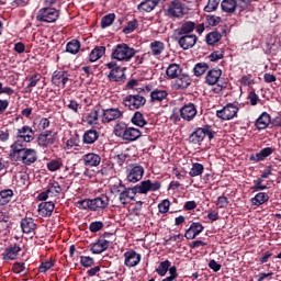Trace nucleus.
Returning <instances> with one entry per match:
<instances>
[{"instance_id": "13", "label": "nucleus", "mask_w": 281, "mask_h": 281, "mask_svg": "<svg viewBox=\"0 0 281 281\" xmlns=\"http://www.w3.org/2000/svg\"><path fill=\"white\" fill-rule=\"evenodd\" d=\"M54 142H56V133H53L52 131H45L37 137V144L41 148H47L48 146H52Z\"/></svg>"}, {"instance_id": "35", "label": "nucleus", "mask_w": 281, "mask_h": 281, "mask_svg": "<svg viewBox=\"0 0 281 281\" xmlns=\"http://www.w3.org/2000/svg\"><path fill=\"white\" fill-rule=\"evenodd\" d=\"M181 66L179 64H170L166 70V75L171 80H175L178 76H181Z\"/></svg>"}, {"instance_id": "45", "label": "nucleus", "mask_w": 281, "mask_h": 281, "mask_svg": "<svg viewBox=\"0 0 281 281\" xmlns=\"http://www.w3.org/2000/svg\"><path fill=\"white\" fill-rule=\"evenodd\" d=\"M203 170H205L203 165L195 162L192 165V168L190 169L189 175H190V177H199V176L203 175Z\"/></svg>"}, {"instance_id": "48", "label": "nucleus", "mask_w": 281, "mask_h": 281, "mask_svg": "<svg viewBox=\"0 0 281 281\" xmlns=\"http://www.w3.org/2000/svg\"><path fill=\"white\" fill-rule=\"evenodd\" d=\"M168 269H170V261L165 260L159 263L158 268L156 269V272L158 273V276L164 277L166 276V273H168Z\"/></svg>"}, {"instance_id": "12", "label": "nucleus", "mask_w": 281, "mask_h": 281, "mask_svg": "<svg viewBox=\"0 0 281 281\" xmlns=\"http://www.w3.org/2000/svg\"><path fill=\"white\" fill-rule=\"evenodd\" d=\"M238 114V108L234 103L226 104L222 110L216 111V116L220 120H234V116Z\"/></svg>"}, {"instance_id": "17", "label": "nucleus", "mask_w": 281, "mask_h": 281, "mask_svg": "<svg viewBox=\"0 0 281 281\" xmlns=\"http://www.w3.org/2000/svg\"><path fill=\"white\" fill-rule=\"evenodd\" d=\"M273 153H276L274 148L265 147L257 154L250 155L249 159H250V161H256V164H258L260 161H265V159H267V157H271V155H273Z\"/></svg>"}, {"instance_id": "8", "label": "nucleus", "mask_w": 281, "mask_h": 281, "mask_svg": "<svg viewBox=\"0 0 281 281\" xmlns=\"http://www.w3.org/2000/svg\"><path fill=\"white\" fill-rule=\"evenodd\" d=\"M161 188L160 181L144 180L133 187L136 194H148V192H157Z\"/></svg>"}, {"instance_id": "3", "label": "nucleus", "mask_w": 281, "mask_h": 281, "mask_svg": "<svg viewBox=\"0 0 281 281\" xmlns=\"http://www.w3.org/2000/svg\"><path fill=\"white\" fill-rule=\"evenodd\" d=\"M30 142H34V130L24 125L18 130L15 140L11 145V148H26Z\"/></svg>"}, {"instance_id": "30", "label": "nucleus", "mask_w": 281, "mask_h": 281, "mask_svg": "<svg viewBox=\"0 0 281 281\" xmlns=\"http://www.w3.org/2000/svg\"><path fill=\"white\" fill-rule=\"evenodd\" d=\"M269 124H271V116L267 112H263L256 121L258 131H265Z\"/></svg>"}, {"instance_id": "26", "label": "nucleus", "mask_w": 281, "mask_h": 281, "mask_svg": "<svg viewBox=\"0 0 281 281\" xmlns=\"http://www.w3.org/2000/svg\"><path fill=\"white\" fill-rule=\"evenodd\" d=\"M92 254H102L109 249V240L104 238H99L97 243L91 244Z\"/></svg>"}, {"instance_id": "39", "label": "nucleus", "mask_w": 281, "mask_h": 281, "mask_svg": "<svg viewBox=\"0 0 281 281\" xmlns=\"http://www.w3.org/2000/svg\"><path fill=\"white\" fill-rule=\"evenodd\" d=\"M236 0H223L221 2V8L223 12H226L228 14H233V12H236Z\"/></svg>"}, {"instance_id": "19", "label": "nucleus", "mask_w": 281, "mask_h": 281, "mask_svg": "<svg viewBox=\"0 0 281 281\" xmlns=\"http://www.w3.org/2000/svg\"><path fill=\"white\" fill-rule=\"evenodd\" d=\"M166 50V44L161 41H154L149 44V52L150 56H154L155 58H159Z\"/></svg>"}, {"instance_id": "23", "label": "nucleus", "mask_w": 281, "mask_h": 281, "mask_svg": "<svg viewBox=\"0 0 281 281\" xmlns=\"http://www.w3.org/2000/svg\"><path fill=\"white\" fill-rule=\"evenodd\" d=\"M53 85L56 87H63L65 88V85L69 82V77L67 76V72L65 71H55L52 78Z\"/></svg>"}, {"instance_id": "58", "label": "nucleus", "mask_w": 281, "mask_h": 281, "mask_svg": "<svg viewBox=\"0 0 281 281\" xmlns=\"http://www.w3.org/2000/svg\"><path fill=\"white\" fill-rule=\"evenodd\" d=\"M135 30H137V21H131L127 23L123 32L124 34H131L132 32H135Z\"/></svg>"}, {"instance_id": "9", "label": "nucleus", "mask_w": 281, "mask_h": 281, "mask_svg": "<svg viewBox=\"0 0 281 281\" xmlns=\"http://www.w3.org/2000/svg\"><path fill=\"white\" fill-rule=\"evenodd\" d=\"M106 67L110 69L108 78L111 82H122L124 80V68L120 67L117 63L110 61L106 64Z\"/></svg>"}, {"instance_id": "28", "label": "nucleus", "mask_w": 281, "mask_h": 281, "mask_svg": "<svg viewBox=\"0 0 281 281\" xmlns=\"http://www.w3.org/2000/svg\"><path fill=\"white\" fill-rule=\"evenodd\" d=\"M156 5H159V0H144L137 5V10L139 12H153Z\"/></svg>"}, {"instance_id": "60", "label": "nucleus", "mask_w": 281, "mask_h": 281, "mask_svg": "<svg viewBox=\"0 0 281 281\" xmlns=\"http://www.w3.org/2000/svg\"><path fill=\"white\" fill-rule=\"evenodd\" d=\"M223 50H215L209 56V59L211 63H216V60H221V58H223Z\"/></svg>"}, {"instance_id": "10", "label": "nucleus", "mask_w": 281, "mask_h": 281, "mask_svg": "<svg viewBox=\"0 0 281 281\" xmlns=\"http://www.w3.org/2000/svg\"><path fill=\"white\" fill-rule=\"evenodd\" d=\"M126 180L130 183H137V181H142L144 177V167L137 164L130 165L126 169Z\"/></svg>"}, {"instance_id": "37", "label": "nucleus", "mask_w": 281, "mask_h": 281, "mask_svg": "<svg viewBox=\"0 0 281 281\" xmlns=\"http://www.w3.org/2000/svg\"><path fill=\"white\" fill-rule=\"evenodd\" d=\"M269 201V194L265 192L257 193L254 198H251L250 202L252 205L260 207V205H265Z\"/></svg>"}, {"instance_id": "31", "label": "nucleus", "mask_w": 281, "mask_h": 281, "mask_svg": "<svg viewBox=\"0 0 281 281\" xmlns=\"http://www.w3.org/2000/svg\"><path fill=\"white\" fill-rule=\"evenodd\" d=\"M104 54H106V47L104 46L94 47L89 55L90 63H95L100 60V58H102Z\"/></svg>"}, {"instance_id": "14", "label": "nucleus", "mask_w": 281, "mask_h": 281, "mask_svg": "<svg viewBox=\"0 0 281 281\" xmlns=\"http://www.w3.org/2000/svg\"><path fill=\"white\" fill-rule=\"evenodd\" d=\"M178 38V45L181 47V49H192L194 45H196V35L190 34V35H179Z\"/></svg>"}, {"instance_id": "18", "label": "nucleus", "mask_w": 281, "mask_h": 281, "mask_svg": "<svg viewBox=\"0 0 281 281\" xmlns=\"http://www.w3.org/2000/svg\"><path fill=\"white\" fill-rule=\"evenodd\" d=\"M82 161L85 166H88V168H97V166H100V161H102V158L95 153H89L83 155Z\"/></svg>"}, {"instance_id": "38", "label": "nucleus", "mask_w": 281, "mask_h": 281, "mask_svg": "<svg viewBox=\"0 0 281 281\" xmlns=\"http://www.w3.org/2000/svg\"><path fill=\"white\" fill-rule=\"evenodd\" d=\"M12 196H14V191L11 189L0 191V206L8 205L12 201Z\"/></svg>"}, {"instance_id": "29", "label": "nucleus", "mask_w": 281, "mask_h": 281, "mask_svg": "<svg viewBox=\"0 0 281 281\" xmlns=\"http://www.w3.org/2000/svg\"><path fill=\"white\" fill-rule=\"evenodd\" d=\"M135 189L130 188L121 192L120 194V201L123 205H128L134 199H135Z\"/></svg>"}, {"instance_id": "44", "label": "nucleus", "mask_w": 281, "mask_h": 281, "mask_svg": "<svg viewBox=\"0 0 281 281\" xmlns=\"http://www.w3.org/2000/svg\"><path fill=\"white\" fill-rule=\"evenodd\" d=\"M221 38H222L221 33L214 31L206 35V43L207 45H216V43H218Z\"/></svg>"}, {"instance_id": "52", "label": "nucleus", "mask_w": 281, "mask_h": 281, "mask_svg": "<svg viewBox=\"0 0 281 281\" xmlns=\"http://www.w3.org/2000/svg\"><path fill=\"white\" fill-rule=\"evenodd\" d=\"M215 204L217 205V207L225 210V207L229 205V199H227V196L225 195H221L217 198Z\"/></svg>"}, {"instance_id": "62", "label": "nucleus", "mask_w": 281, "mask_h": 281, "mask_svg": "<svg viewBox=\"0 0 281 281\" xmlns=\"http://www.w3.org/2000/svg\"><path fill=\"white\" fill-rule=\"evenodd\" d=\"M13 272L14 273H25V263L15 262L13 265Z\"/></svg>"}, {"instance_id": "53", "label": "nucleus", "mask_w": 281, "mask_h": 281, "mask_svg": "<svg viewBox=\"0 0 281 281\" xmlns=\"http://www.w3.org/2000/svg\"><path fill=\"white\" fill-rule=\"evenodd\" d=\"M47 192L49 194H60V192H61L60 184L58 182L49 183Z\"/></svg>"}, {"instance_id": "64", "label": "nucleus", "mask_w": 281, "mask_h": 281, "mask_svg": "<svg viewBox=\"0 0 281 281\" xmlns=\"http://www.w3.org/2000/svg\"><path fill=\"white\" fill-rule=\"evenodd\" d=\"M68 109H70V111H74V113H78L80 109V104L76 100H70L68 104Z\"/></svg>"}, {"instance_id": "49", "label": "nucleus", "mask_w": 281, "mask_h": 281, "mask_svg": "<svg viewBox=\"0 0 281 281\" xmlns=\"http://www.w3.org/2000/svg\"><path fill=\"white\" fill-rule=\"evenodd\" d=\"M132 123H134L135 126H140V128L146 126V120H144V115L140 112H136L134 114L132 117Z\"/></svg>"}, {"instance_id": "42", "label": "nucleus", "mask_w": 281, "mask_h": 281, "mask_svg": "<svg viewBox=\"0 0 281 281\" xmlns=\"http://www.w3.org/2000/svg\"><path fill=\"white\" fill-rule=\"evenodd\" d=\"M98 110H92L91 112L86 114L85 122H87L89 126H93L94 124H98Z\"/></svg>"}, {"instance_id": "36", "label": "nucleus", "mask_w": 281, "mask_h": 281, "mask_svg": "<svg viewBox=\"0 0 281 281\" xmlns=\"http://www.w3.org/2000/svg\"><path fill=\"white\" fill-rule=\"evenodd\" d=\"M189 85H192V79H190V76L180 74V76L177 77L176 86L178 89H188Z\"/></svg>"}, {"instance_id": "46", "label": "nucleus", "mask_w": 281, "mask_h": 281, "mask_svg": "<svg viewBox=\"0 0 281 281\" xmlns=\"http://www.w3.org/2000/svg\"><path fill=\"white\" fill-rule=\"evenodd\" d=\"M127 128H128V126L126 125V123H124V122L117 123L114 126V134L116 135V137L123 138Z\"/></svg>"}, {"instance_id": "40", "label": "nucleus", "mask_w": 281, "mask_h": 281, "mask_svg": "<svg viewBox=\"0 0 281 281\" xmlns=\"http://www.w3.org/2000/svg\"><path fill=\"white\" fill-rule=\"evenodd\" d=\"M98 131L95 130H89L83 134V143L85 144H95L98 142Z\"/></svg>"}, {"instance_id": "61", "label": "nucleus", "mask_w": 281, "mask_h": 281, "mask_svg": "<svg viewBox=\"0 0 281 281\" xmlns=\"http://www.w3.org/2000/svg\"><path fill=\"white\" fill-rule=\"evenodd\" d=\"M80 262H81L82 267H93V258H91V257L81 256Z\"/></svg>"}, {"instance_id": "4", "label": "nucleus", "mask_w": 281, "mask_h": 281, "mask_svg": "<svg viewBox=\"0 0 281 281\" xmlns=\"http://www.w3.org/2000/svg\"><path fill=\"white\" fill-rule=\"evenodd\" d=\"M136 54L135 48L126 44H117L112 52V58L121 63H128Z\"/></svg>"}, {"instance_id": "7", "label": "nucleus", "mask_w": 281, "mask_h": 281, "mask_svg": "<svg viewBox=\"0 0 281 281\" xmlns=\"http://www.w3.org/2000/svg\"><path fill=\"white\" fill-rule=\"evenodd\" d=\"M166 14L169 19H181L186 14V4L180 0H172L167 4Z\"/></svg>"}, {"instance_id": "54", "label": "nucleus", "mask_w": 281, "mask_h": 281, "mask_svg": "<svg viewBox=\"0 0 281 281\" xmlns=\"http://www.w3.org/2000/svg\"><path fill=\"white\" fill-rule=\"evenodd\" d=\"M158 210L160 214H168V211L170 210V201L169 200H162L158 204Z\"/></svg>"}, {"instance_id": "32", "label": "nucleus", "mask_w": 281, "mask_h": 281, "mask_svg": "<svg viewBox=\"0 0 281 281\" xmlns=\"http://www.w3.org/2000/svg\"><path fill=\"white\" fill-rule=\"evenodd\" d=\"M196 23L192 21L184 22L181 27L178 30V36L190 35L194 32Z\"/></svg>"}, {"instance_id": "63", "label": "nucleus", "mask_w": 281, "mask_h": 281, "mask_svg": "<svg viewBox=\"0 0 281 281\" xmlns=\"http://www.w3.org/2000/svg\"><path fill=\"white\" fill-rule=\"evenodd\" d=\"M78 137H70L67 142H66V148L68 150H70V148H74V146L78 145Z\"/></svg>"}, {"instance_id": "43", "label": "nucleus", "mask_w": 281, "mask_h": 281, "mask_svg": "<svg viewBox=\"0 0 281 281\" xmlns=\"http://www.w3.org/2000/svg\"><path fill=\"white\" fill-rule=\"evenodd\" d=\"M207 69H210V66L207 64L199 63L194 66L193 74L199 78L200 76H203V74H205Z\"/></svg>"}, {"instance_id": "1", "label": "nucleus", "mask_w": 281, "mask_h": 281, "mask_svg": "<svg viewBox=\"0 0 281 281\" xmlns=\"http://www.w3.org/2000/svg\"><path fill=\"white\" fill-rule=\"evenodd\" d=\"M10 157L15 161H21L24 166H32L38 160V153L32 148L11 147Z\"/></svg>"}, {"instance_id": "57", "label": "nucleus", "mask_w": 281, "mask_h": 281, "mask_svg": "<svg viewBox=\"0 0 281 281\" xmlns=\"http://www.w3.org/2000/svg\"><path fill=\"white\" fill-rule=\"evenodd\" d=\"M102 227H104V223H102V222H92L89 225V229H90V232H92V234L100 232V229H102Z\"/></svg>"}, {"instance_id": "33", "label": "nucleus", "mask_w": 281, "mask_h": 281, "mask_svg": "<svg viewBox=\"0 0 281 281\" xmlns=\"http://www.w3.org/2000/svg\"><path fill=\"white\" fill-rule=\"evenodd\" d=\"M168 98V91L161 89H155L150 92L151 102H164Z\"/></svg>"}, {"instance_id": "22", "label": "nucleus", "mask_w": 281, "mask_h": 281, "mask_svg": "<svg viewBox=\"0 0 281 281\" xmlns=\"http://www.w3.org/2000/svg\"><path fill=\"white\" fill-rule=\"evenodd\" d=\"M203 232V224L194 222L190 225L189 229L186 232L184 237L187 240H194L195 236H199Z\"/></svg>"}, {"instance_id": "56", "label": "nucleus", "mask_w": 281, "mask_h": 281, "mask_svg": "<svg viewBox=\"0 0 281 281\" xmlns=\"http://www.w3.org/2000/svg\"><path fill=\"white\" fill-rule=\"evenodd\" d=\"M262 178H258L257 180L254 181L255 186L251 187V190H254V192H259V190H267V186L262 184Z\"/></svg>"}, {"instance_id": "15", "label": "nucleus", "mask_w": 281, "mask_h": 281, "mask_svg": "<svg viewBox=\"0 0 281 281\" xmlns=\"http://www.w3.org/2000/svg\"><path fill=\"white\" fill-rule=\"evenodd\" d=\"M180 115L182 120H187V122H191L196 117V106L193 103L184 104L180 110Z\"/></svg>"}, {"instance_id": "6", "label": "nucleus", "mask_w": 281, "mask_h": 281, "mask_svg": "<svg viewBox=\"0 0 281 281\" xmlns=\"http://www.w3.org/2000/svg\"><path fill=\"white\" fill-rule=\"evenodd\" d=\"M214 131H212V126L205 125L204 127H198L190 136L189 142L191 144H195L201 146V142L205 139V136L209 137L210 140L214 139Z\"/></svg>"}, {"instance_id": "16", "label": "nucleus", "mask_w": 281, "mask_h": 281, "mask_svg": "<svg viewBox=\"0 0 281 281\" xmlns=\"http://www.w3.org/2000/svg\"><path fill=\"white\" fill-rule=\"evenodd\" d=\"M124 113L120 109H106L103 110L102 122L109 124L115 120H120Z\"/></svg>"}, {"instance_id": "24", "label": "nucleus", "mask_w": 281, "mask_h": 281, "mask_svg": "<svg viewBox=\"0 0 281 281\" xmlns=\"http://www.w3.org/2000/svg\"><path fill=\"white\" fill-rule=\"evenodd\" d=\"M21 251V247L16 244L5 248L4 252H2L3 260H16L19 252Z\"/></svg>"}, {"instance_id": "55", "label": "nucleus", "mask_w": 281, "mask_h": 281, "mask_svg": "<svg viewBox=\"0 0 281 281\" xmlns=\"http://www.w3.org/2000/svg\"><path fill=\"white\" fill-rule=\"evenodd\" d=\"M63 166V162H60V160H50L47 164V169L50 172H56V170H60V167Z\"/></svg>"}, {"instance_id": "27", "label": "nucleus", "mask_w": 281, "mask_h": 281, "mask_svg": "<svg viewBox=\"0 0 281 281\" xmlns=\"http://www.w3.org/2000/svg\"><path fill=\"white\" fill-rule=\"evenodd\" d=\"M142 137V131L135 127H127L125 134L123 135V139L125 142H135Z\"/></svg>"}, {"instance_id": "5", "label": "nucleus", "mask_w": 281, "mask_h": 281, "mask_svg": "<svg viewBox=\"0 0 281 281\" xmlns=\"http://www.w3.org/2000/svg\"><path fill=\"white\" fill-rule=\"evenodd\" d=\"M60 16V11L54 7H44L36 13V21L40 23H56Z\"/></svg>"}, {"instance_id": "20", "label": "nucleus", "mask_w": 281, "mask_h": 281, "mask_svg": "<svg viewBox=\"0 0 281 281\" xmlns=\"http://www.w3.org/2000/svg\"><path fill=\"white\" fill-rule=\"evenodd\" d=\"M124 265L125 267H137L138 262H142V255L131 250V251H126L124 254Z\"/></svg>"}, {"instance_id": "59", "label": "nucleus", "mask_w": 281, "mask_h": 281, "mask_svg": "<svg viewBox=\"0 0 281 281\" xmlns=\"http://www.w3.org/2000/svg\"><path fill=\"white\" fill-rule=\"evenodd\" d=\"M54 267V262L52 260H47L45 262H42L40 266L41 273H46V271H49Z\"/></svg>"}, {"instance_id": "21", "label": "nucleus", "mask_w": 281, "mask_h": 281, "mask_svg": "<svg viewBox=\"0 0 281 281\" xmlns=\"http://www.w3.org/2000/svg\"><path fill=\"white\" fill-rule=\"evenodd\" d=\"M221 76H223V70L220 68H213L207 71L205 77L206 85L214 86L221 80Z\"/></svg>"}, {"instance_id": "51", "label": "nucleus", "mask_w": 281, "mask_h": 281, "mask_svg": "<svg viewBox=\"0 0 281 281\" xmlns=\"http://www.w3.org/2000/svg\"><path fill=\"white\" fill-rule=\"evenodd\" d=\"M29 85L26 87V89H29L30 93H32V89H34V87H36V85H38V82H41V75L35 74L33 76H31L29 78Z\"/></svg>"}, {"instance_id": "2", "label": "nucleus", "mask_w": 281, "mask_h": 281, "mask_svg": "<svg viewBox=\"0 0 281 281\" xmlns=\"http://www.w3.org/2000/svg\"><path fill=\"white\" fill-rule=\"evenodd\" d=\"M78 204L81 210H91L92 212H98L109 207V196L101 194L92 200H80Z\"/></svg>"}, {"instance_id": "25", "label": "nucleus", "mask_w": 281, "mask_h": 281, "mask_svg": "<svg viewBox=\"0 0 281 281\" xmlns=\"http://www.w3.org/2000/svg\"><path fill=\"white\" fill-rule=\"evenodd\" d=\"M21 229L23 234H33L36 231V223H34V218L24 217L21 221Z\"/></svg>"}, {"instance_id": "41", "label": "nucleus", "mask_w": 281, "mask_h": 281, "mask_svg": "<svg viewBox=\"0 0 281 281\" xmlns=\"http://www.w3.org/2000/svg\"><path fill=\"white\" fill-rule=\"evenodd\" d=\"M66 52H68V54H78V52H80V42L78 40L68 42L66 45Z\"/></svg>"}, {"instance_id": "47", "label": "nucleus", "mask_w": 281, "mask_h": 281, "mask_svg": "<svg viewBox=\"0 0 281 281\" xmlns=\"http://www.w3.org/2000/svg\"><path fill=\"white\" fill-rule=\"evenodd\" d=\"M113 21H115V13H109L108 15L103 16L101 20L102 30L110 27V25H113Z\"/></svg>"}, {"instance_id": "50", "label": "nucleus", "mask_w": 281, "mask_h": 281, "mask_svg": "<svg viewBox=\"0 0 281 281\" xmlns=\"http://www.w3.org/2000/svg\"><path fill=\"white\" fill-rule=\"evenodd\" d=\"M220 4L221 0H209L207 4L204 7V12H216Z\"/></svg>"}, {"instance_id": "34", "label": "nucleus", "mask_w": 281, "mask_h": 281, "mask_svg": "<svg viewBox=\"0 0 281 281\" xmlns=\"http://www.w3.org/2000/svg\"><path fill=\"white\" fill-rule=\"evenodd\" d=\"M54 202H42L38 205V212L42 214V216H52V213L54 212Z\"/></svg>"}, {"instance_id": "11", "label": "nucleus", "mask_w": 281, "mask_h": 281, "mask_svg": "<svg viewBox=\"0 0 281 281\" xmlns=\"http://www.w3.org/2000/svg\"><path fill=\"white\" fill-rule=\"evenodd\" d=\"M123 104L127 106L130 111H135L146 104V98L139 94H130L123 100Z\"/></svg>"}]
</instances>
